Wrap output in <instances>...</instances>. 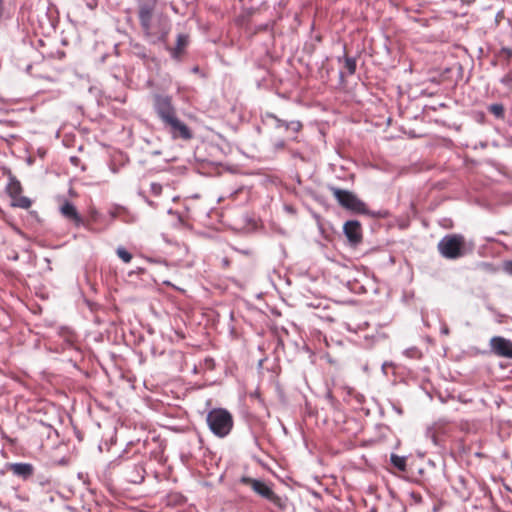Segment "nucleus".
Returning a JSON list of instances; mask_svg holds the SVG:
<instances>
[{"instance_id": "nucleus-9", "label": "nucleus", "mask_w": 512, "mask_h": 512, "mask_svg": "<svg viewBox=\"0 0 512 512\" xmlns=\"http://www.w3.org/2000/svg\"><path fill=\"white\" fill-rule=\"evenodd\" d=\"M6 468L8 471L12 472L13 475L24 481L31 478L35 471L34 466L30 463H8Z\"/></svg>"}, {"instance_id": "nucleus-15", "label": "nucleus", "mask_w": 512, "mask_h": 512, "mask_svg": "<svg viewBox=\"0 0 512 512\" xmlns=\"http://www.w3.org/2000/svg\"><path fill=\"white\" fill-rule=\"evenodd\" d=\"M489 111L498 118L504 117V107L501 104L490 105Z\"/></svg>"}, {"instance_id": "nucleus-19", "label": "nucleus", "mask_w": 512, "mask_h": 512, "mask_svg": "<svg viewBox=\"0 0 512 512\" xmlns=\"http://www.w3.org/2000/svg\"><path fill=\"white\" fill-rule=\"evenodd\" d=\"M186 43H187V37L184 35H179L178 40H177L178 48L179 49L183 48L186 45Z\"/></svg>"}, {"instance_id": "nucleus-11", "label": "nucleus", "mask_w": 512, "mask_h": 512, "mask_svg": "<svg viewBox=\"0 0 512 512\" xmlns=\"http://www.w3.org/2000/svg\"><path fill=\"white\" fill-rule=\"evenodd\" d=\"M344 233L348 240L354 244L359 243L361 240V226L358 221H347L344 224Z\"/></svg>"}, {"instance_id": "nucleus-23", "label": "nucleus", "mask_w": 512, "mask_h": 512, "mask_svg": "<svg viewBox=\"0 0 512 512\" xmlns=\"http://www.w3.org/2000/svg\"><path fill=\"white\" fill-rule=\"evenodd\" d=\"M442 333H443V334H445V335H448V334H449V329H448V327H447V326H444V327L442 328Z\"/></svg>"}, {"instance_id": "nucleus-13", "label": "nucleus", "mask_w": 512, "mask_h": 512, "mask_svg": "<svg viewBox=\"0 0 512 512\" xmlns=\"http://www.w3.org/2000/svg\"><path fill=\"white\" fill-rule=\"evenodd\" d=\"M11 205L13 207L28 209L31 207L32 202L28 197L21 196V194H20L12 199Z\"/></svg>"}, {"instance_id": "nucleus-24", "label": "nucleus", "mask_w": 512, "mask_h": 512, "mask_svg": "<svg viewBox=\"0 0 512 512\" xmlns=\"http://www.w3.org/2000/svg\"><path fill=\"white\" fill-rule=\"evenodd\" d=\"M18 498L21 499V500H26V498L21 497V496H18Z\"/></svg>"}, {"instance_id": "nucleus-14", "label": "nucleus", "mask_w": 512, "mask_h": 512, "mask_svg": "<svg viewBox=\"0 0 512 512\" xmlns=\"http://www.w3.org/2000/svg\"><path fill=\"white\" fill-rule=\"evenodd\" d=\"M392 464L401 471L406 469V459L404 457L392 454L391 455Z\"/></svg>"}, {"instance_id": "nucleus-6", "label": "nucleus", "mask_w": 512, "mask_h": 512, "mask_svg": "<svg viewBox=\"0 0 512 512\" xmlns=\"http://www.w3.org/2000/svg\"><path fill=\"white\" fill-rule=\"evenodd\" d=\"M163 127L174 139L190 140L193 137L192 131L178 116L167 121Z\"/></svg>"}, {"instance_id": "nucleus-10", "label": "nucleus", "mask_w": 512, "mask_h": 512, "mask_svg": "<svg viewBox=\"0 0 512 512\" xmlns=\"http://www.w3.org/2000/svg\"><path fill=\"white\" fill-rule=\"evenodd\" d=\"M60 213L68 221L72 222L76 227L84 225V220L78 213L76 207L69 201H65L60 206Z\"/></svg>"}, {"instance_id": "nucleus-20", "label": "nucleus", "mask_w": 512, "mask_h": 512, "mask_svg": "<svg viewBox=\"0 0 512 512\" xmlns=\"http://www.w3.org/2000/svg\"><path fill=\"white\" fill-rule=\"evenodd\" d=\"M505 270L512 275V261H509L505 264Z\"/></svg>"}, {"instance_id": "nucleus-17", "label": "nucleus", "mask_w": 512, "mask_h": 512, "mask_svg": "<svg viewBox=\"0 0 512 512\" xmlns=\"http://www.w3.org/2000/svg\"><path fill=\"white\" fill-rule=\"evenodd\" d=\"M345 68L348 70L349 74H353L356 70V62L352 58L345 59Z\"/></svg>"}, {"instance_id": "nucleus-5", "label": "nucleus", "mask_w": 512, "mask_h": 512, "mask_svg": "<svg viewBox=\"0 0 512 512\" xmlns=\"http://www.w3.org/2000/svg\"><path fill=\"white\" fill-rule=\"evenodd\" d=\"M154 109L163 124L177 116L176 109L172 104V98L170 96L155 95Z\"/></svg>"}, {"instance_id": "nucleus-12", "label": "nucleus", "mask_w": 512, "mask_h": 512, "mask_svg": "<svg viewBox=\"0 0 512 512\" xmlns=\"http://www.w3.org/2000/svg\"><path fill=\"white\" fill-rule=\"evenodd\" d=\"M6 191L8 195L13 199L14 197L18 196L22 192V186L21 183L14 177H9V183L6 187Z\"/></svg>"}, {"instance_id": "nucleus-1", "label": "nucleus", "mask_w": 512, "mask_h": 512, "mask_svg": "<svg viewBox=\"0 0 512 512\" xmlns=\"http://www.w3.org/2000/svg\"><path fill=\"white\" fill-rule=\"evenodd\" d=\"M137 1L139 3V20L146 38L152 43L164 41L169 32V22L162 14H154L157 0Z\"/></svg>"}, {"instance_id": "nucleus-2", "label": "nucleus", "mask_w": 512, "mask_h": 512, "mask_svg": "<svg viewBox=\"0 0 512 512\" xmlns=\"http://www.w3.org/2000/svg\"><path fill=\"white\" fill-rule=\"evenodd\" d=\"M206 422L211 432L219 437H226L233 428V417L224 408H214L207 413Z\"/></svg>"}, {"instance_id": "nucleus-16", "label": "nucleus", "mask_w": 512, "mask_h": 512, "mask_svg": "<svg viewBox=\"0 0 512 512\" xmlns=\"http://www.w3.org/2000/svg\"><path fill=\"white\" fill-rule=\"evenodd\" d=\"M116 253L120 259H122L125 263H129L132 259L131 253H129L125 248L118 247Z\"/></svg>"}, {"instance_id": "nucleus-18", "label": "nucleus", "mask_w": 512, "mask_h": 512, "mask_svg": "<svg viewBox=\"0 0 512 512\" xmlns=\"http://www.w3.org/2000/svg\"><path fill=\"white\" fill-rule=\"evenodd\" d=\"M426 436L431 439L434 445H438V439L432 429H428L426 432Z\"/></svg>"}, {"instance_id": "nucleus-22", "label": "nucleus", "mask_w": 512, "mask_h": 512, "mask_svg": "<svg viewBox=\"0 0 512 512\" xmlns=\"http://www.w3.org/2000/svg\"><path fill=\"white\" fill-rule=\"evenodd\" d=\"M416 352L415 349H408L405 351L406 355L408 356H413V354Z\"/></svg>"}, {"instance_id": "nucleus-21", "label": "nucleus", "mask_w": 512, "mask_h": 512, "mask_svg": "<svg viewBox=\"0 0 512 512\" xmlns=\"http://www.w3.org/2000/svg\"><path fill=\"white\" fill-rule=\"evenodd\" d=\"M291 128L294 130V131H298L300 128H301V124L299 122H292L291 123Z\"/></svg>"}, {"instance_id": "nucleus-3", "label": "nucleus", "mask_w": 512, "mask_h": 512, "mask_svg": "<svg viewBox=\"0 0 512 512\" xmlns=\"http://www.w3.org/2000/svg\"><path fill=\"white\" fill-rule=\"evenodd\" d=\"M437 248L446 259H458L468 252L465 238L460 234L446 235L439 241Z\"/></svg>"}, {"instance_id": "nucleus-8", "label": "nucleus", "mask_w": 512, "mask_h": 512, "mask_svg": "<svg viewBox=\"0 0 512 512\" xmlns=\"http://www.w3.org/2000/svg\"><path fill=\"white\" fill-rule=\"evenodd\" d=\"M491 351L499 356L512 359V341L501 336H494L490 339Z\"/></svg>"}, {"instance_id": "nucleus-7", "label": "nucleus", "mask_w": 512, "mask_h": 512, "mask_svg": "<svg viewBox=\"0 0 512 512\" xmlns=\"http://www.w3.org/2000/svg\"><path fill=\"white\" fill-rule=\"evenodd\" d=\"M240 481L243 484L249 486L255 493H257L261 497L271 502H276L278 500V497L275 495L273 490L265 482L250 477H242Z\"/></svg>"}, {"instance_id": "nucleus-4", "label": "nucleus", "mask_w": 512, "mask_h": 512, "mask_svg": "<svg viewBox=\"0 0 512 512\" xmlns=\"http://www.w3.org/2000/svg\"><path fill=\"white\" fill-rule=\"evenodd\" d=\"M329 190L342 207L357 213L367 212L365 203L354 193L334 186H330Z\"/></svg>"}]
</instances>
